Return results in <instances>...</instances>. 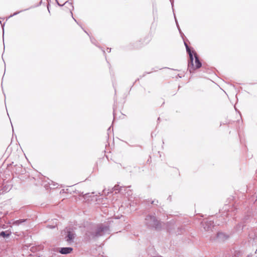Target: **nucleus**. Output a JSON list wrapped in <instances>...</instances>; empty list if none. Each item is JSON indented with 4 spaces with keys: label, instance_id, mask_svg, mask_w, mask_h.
<instances>
[{
    "label": "nucleus",
    "instance_id": "f257e3e1",
    "mask_svg": "<svg viewBox=\"0 0 257 257\" xmlns=\"http://www.w3.org/2000/svg\"><path fill=\"white\" fill-rule=\"evenodd\" d=\"M186 50L189 55L190 61L188 63V68L194 70L196 69L199 68L201 66V63L199 60V58L195 52H192L189 49L188 45L185 43Z\"/></svg>",
    "mask_w": 257,
    "mask_h": 257
},
{
    "label": "nucleus",
    "instance_id": "f03ea898",
    "mask_svg": "<svg viewBox=\"0 0 257 257\" xmlns=\"http://www.w3.org/2000/svg\"><path fill=\"white\" fill-rule=\"evenodd\" d=\"M75 238V234L73 231L67 230V235L65 237L66 240L68 243H71Z\"/></svg>",
    "mask_w": 257,
    "mask_h": 257
},
{
    "label": "nucleus",
    "instance_id": "7ed1b4c3",
    "mask_svg": "<svg viewBox=\"0 0 257 257\" xmlns=\"http://www.w3.org/2000/svg\"><path fill=\"white\" fill-rule=\"evenodd\" d=\"M73 249L71 247H62L60 252L62 254H67L72 252Z\"/></svg>",
    "mask_w": 257,
    "mask_h": 257
},
{
    "label": "nucleus",
    "instance_id": "20e7f679",
    "mask_svg": "<svg viewBox=\"0 0 257 257\" xmlns=\"http://www.w3.org/2000/svg\"><path fill=\"white\" fill-rule=\"evenodd\" d=\"M218 237L220 239H223L224 237V239H226L228 238V236L225 235V234H223V233H219L218 234Z\"/></svg>",
    "mask_w": 257,
    "mask_h": 257
},
{
    "label": "nucleus",
    "instance_id": "39448f33",
    "mask_svg": "<svg viewBox=\"0 0 257 257\" xmlns=\"http://www.w3.org/2000/svg\"><path fill=\"white\" fill-rule=\"evenodd\" d=\"M103 228H99V229H98V231L96 233V234L95 235V236H97V235H102L101 233L100 232L102 231H103Z\"/></svg>",
    "mask_w": 257,
    "mask_h": 257
},
{
    "label": "nucleus",
    "instance_id": "423d86ee",
    "mask_svg": "<svg viewBox=\"0 0 257 257\" xmlns=\"http://www.w3.org/2000/svg\"><path fill=\"white\" fill-rule=\"evenodd\" d=\"M0 235L4 237H8V236H9V234H6L5 233V232L2 231L1 232Z\"/></svg>",
    "mask_w": 257,
    "mask_h": 257
},
{
    "label": "nucleus",
    "instance_id": "0eeeda50",
    "mask_svg": "<svg viewBox=\"0 0 257 257\" xmlns=\"http://www.w3.org/2000/svg\"><path fill=\"white\" fill-rule=\"evenodd\" d=\"M20 222V221L19 220H17V221H15V223L18 224H19Z\"/></svg>",
    "mask_w": 257,
    "mask_h": 257
}]
</instances>
